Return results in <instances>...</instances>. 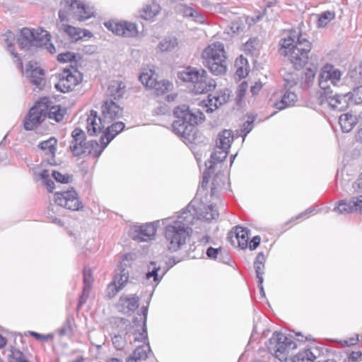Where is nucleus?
Returning a JSON list of instances; mask_svg holds the SVG:
<instances>
[{
    "label": "nucleus",
    "instance_id": "nucleus-9",
    "mask_svg": "<svg viewBox=\"0 0 362 362\" xmlns=\"http://www.w3.org/2000/svg\"><path fill=\"white\" fill-rule=\"evenodd\" d=\"M296 342L282 333L274 332L269 340L268 349L274 353L276 358L281 361H286L289 351L296 349Z\"/></svg>",
    "mask_w": 362,
    "mask_h": 362
},
{
    "label": "nucleus",
    "instance_id": "nucleus-60",
    "mask_svg": "<svg viewBox=\"0 0 362 362\" xmlns=\"http://www.w3.org/2000/svg\"><path fill=\"white\" fill-rule=\"evenodd\" d=\"M221 247L214 248L210 247L206 250V255L211 259H216L219 254V250H221Z\"/></svg>",
    "mask_w": 362,
    "mask_h": 362
},
{
    "label": "nucleus",
    "instance_id": "nucleus-44",
    "mask_svg": "<svg viewBox=\"0 0 362 362\" xmlns=\"http://www.w3.org/2000/svg\"><path fill=\"white\" fill-rule=\"evenodd\" d=\"M228 153V149H222L219 148L217 145H216V148L214 152L211 156V163H221L223 161Z\"/></svg>",
    "mask_w": 362,
    "mask_h": 362
},
{
    "label": "nucleus",
    "instance_id": "nucleus-19",
    "mask_svg": "<svg viewBox=\"0 0 362 362\" xmlns=\"http://www.w3.org/2000/svg\"><path fill=\"white\" fill-rule=\"evenodd\" d=\"M341 214H348L355 211L362 214V195L354 197L349 202L342 200L334 209Z\"/></svg>",
    "mask_w": 362,
    "mask_h": 362
},
{
    "label": "nucleus",
    "instance_id": "nucleus-35",
    "mask_svg": "<svg viewBox=\"0 0 362 362\" xmlns=\"http://www.w3.org/2000/svg\"><path fill=\"white\" fill-rule=\"evenodd\" d=\"M57 140L54 137H50L46 141H43L38 144V147L47 155L54 156L57 150Z\"/></svg>",
    "mask_w": 362,
    "mask_h": 362
},
{
    "label": "nucleus",
    "instance_id": "nucleus-39",
    "mask_svg": "<svg viewBox=\"0 0 362 362\" xmlns=\"http://www.w3.org/2000/svg\"><path fill=\"white\" fill-rule=\"evenodd\" d=\"M179 12L185 17H191L195 21L199 23L204 22L203 16L192 8L187 6L186 5H180L179 6Z\"/></svg>",
    "mask_w": 362,
    "mask_h": 362
},
{
    "label": "nucleus",
    "instance_id": "nucleus-11",
    "mask_svg": "<svg viewBox=\"0 0 362 362\" xmlns=\"http://www.w3.org/2000/svg\"><path fill=\"white\" fill-rule=\"evenodd\" d=\"M350 93L344 95L333 94V90L320 92L317 98L320 105H327L331 109L338 111L345 110L349 107Z\"/></svg>",
    "mask_w": 362,
    "mask_h": 362
},
{
    "label": "nucleus",
    "instance_id": "nucleus-1",
    "mask_svg": "<svg viewBox=\"0 0 362 362\" xmlns=\"http://www.w3.org/2000/svg\"><path fill=\"white\" fill-rule=\"evenodd\" d=\"M189 208L188 206L187 209ZM194 220V214L189 210H184L176 217H170L163 220L165 225L164 237L167 248L170 252H176L187 243L191 237Z\"/></svg>",
    "mask_w": 362,
    "mask_h": 362
},
{
    "label": "nucleus",
    "instance_id": "nucleus-59",
    "mask_svg": "<svg viewBox=\"0 0 362 362\" xmlns=\"http://www.w3.org/2000/svg\"><path fill=\"white\" fill-rule=\"evenodd\" d=\"M170 112L169 107L165 104H160L154 110V113L157 115H164L168 114Z\"/></svg>",
    "mask_w": 362,
    "mask_h": 362
},
{
    "label": "nucleus",
    "instance_id": "nucleus-8",
    "mask_svg": "<svg viewBox=\"0 0 362 362\" xmlns=\"http://www.w3.org/2000/svg\"><path fill=\"white\" fill-rule=\"evenodd\" d=\"M134 255L125 254L119 262L114 279L107 287V295L114 297L127 283Z\"/></svg>",
    "mask_w": 362,
    "mask_h": 362
},
{
    "label": "nucleus",
    "instance_id": "nucleus-23",
    "mask_svg": "<svg viewBox=\"0 0 362 362\" xmlns=\"http://www.w3.org/2000/svg\"><path fill=\"white\" fill-rule=\"evenodd\" d=\"M228 90L217 92L214 95H209L205 106L207 107L206 112H212L218 107L225 104L229 99Z\"/></svg>",
    "mask_w": 362,
    "mask_h": 362
},
{
    "label": "nucleus",
    "instance_id": "nucleus-43",
    "mask_svg": "<svg viewBox=\"0 0 362 362\" xmlns=\"http://www.w3.org/2000/svg\"><path fill=\"white\" fill-rule=\"evenodd\" d=\"M154 74L155 72L152 69L144 71L139 76V81L144 86L151 88L156 80L153 77Z\"/></svg>",
    "mask_w": 362,
    "mask_h": 362
},
{
    "label": "nucleus",
    "instance_id": "nucleus-53",
    "mask_svg": "<svg viewBox=\"0 0 362 362\" xmlns=\"http://www.w3.org/2000/svg\"><path fill=\"white\" fill-rule=\"evenodd\" d=\"M286 86L291 88L296 86L298 81V76L296 73H288L284 76Z\"/></svg>",
    "mask_w": 362,
    "mask_h": 362
},
{
    "label": "nucleus",
    "instance_id": "nucleus-24",
    "mask_svg": "<svg viewBox=\"0 0 362 362\" xmlns=\"http://www.w3.org/2000/svg\"><path fill=\"white\" fill-rule=\"evenodd\" d=\"M126 93L125 83L119 80L112 81L107 88V95L109 100H119L124 97Z\"/></svg>",
    "mask_w": 362,
    "mask_h": 362
},
{
    "label": "nucleus",
    "instance_id": "nucleus-21",
    "mask_svg": "<svg viewBox=\"0 0 362 362\" xmlns=\"http://www.w3.org/2000/svg\"><path fill=\"white\" fill-rule=\"evenodd\" d=\"M37 41L35 40L34 29L23 28L21 30L19 35L17 37V43L23 49L30 50L35 47Z\"/></svg>",
    "mask_w": 362,
    "mask_h": 362
},
{
    "label": "nucleus",
    "instance_id": "nucleus-33",
    "mask_svg": "<svg viewBox=\"0 0 362 362\" xmlns=\"http://www.w3.org/2000/svg\"><path fill=\"white\" fill-rule=\"evenodd\" d=\"M84 288L82 296L80 298L78 308L86 302L90 288V270L84 269L83 270Z\"/></svg>",
    "mask_w": 362,
    "mask_h": 362
},
{
    "label": "nucleus",
    "instance_id": "nucleus-47",
    "mask_svg": "<svg viewBox=\"0 0 362 362\" xmlns=\"http://www.w3.org/2000/svg\"><path fill=\"white\" fill-rule=\"evenodd\" d=\"M124 304L132 311L135 310L139 307V298L136 295H129L122 298Z\"/></svg>",
    "mask_w": 362,
    "mask_h": 362
},
{
    "label": "nucleus",
    "instance_id": "nucleus-45",
    "mask_svg": "<svg viewBox=\"0 0 362 362\" xmlns=\"http://www.w3.org/2000/svg\"><path fill=\"white\" fill-rule=\"evenodd\" d=\"M315 358L313 354L309 350L306 349L298 353L293 358V362H313Z\"/></svg>",
    "mask_w": 362,
    "mask_h": 362
},
{
    "label": "nucleus",
    "instance_id": "nucleus-64",
    "mask_svg": "<svg viewBox=\"0 0 362 362\" xmlns=\"http://www.w3.org/2000/svg\"><path fill=\"white\" fill-rule=\"evenodd\" d=\"M353 188L355 191L362 189V173L359 175L358 179L353 184Z\"/></svg>",
    "mask_w": 362,
    "mask_h": 362
},
{
    "label": "nucleus",
    "instance_id": "nucleus-20",
    "mask_svg": "<svg viewBox=\"0 0 362 362\" xmlns=\"http://www.w3.org/2000/svg\"><path fill=\"white\" fill-rule=\"evenodd\" d=\"M25 72L29 74L30 82L39 89L45 86V72L42 69L37 66V64L29 62L26 64Z\"/></svg>",
    "mask_w": 362,
    "mask_h": 362
},
{
    "label": "nucleus",
    "instance_id": "nucleus-4",
    "mask_svg": "<svg viewBox=\"0 0 362 362\" xmlns=\"http://www.w3.org/2000/svg\"><path fill=\"white\" fill-rule=\"evenodd\" d=\"M177 77L184 82L190 83L196 94L211 91L216 86V81L210 78L203 69L188 66L182 71H179Z\"/></svg>",
    "mask_w": 362,
    "mask_h": 362
},
{
    "label": "nucleus",
    "instance_id": "nucleus-56",
    "mask_svg": "<svg viewBox=\"0 0 362 362\" xmlns=\"http://www.w3.org/2000/svg\"><path fill=\"white\" fill-rule=\"evenodd\" d=\"M112 340L114 346L118 350L122 349L126 344V340L120 334L115 335Z\"/></svg>",
    "mask_w": 362,
    "mask_h": 362
},
{
    "label": "nucleus",
    "instance_id": "nucleus-58",
    "mask_svg": "<svg viewBox=\"0 0 362 362\" xmlns=\"http://www.w3.org/2000/svg\"><path fill=\"white\" fill-rule=\"evenodd\" d=\"M216 260L224 264H228L230 262V257L228 252L226 250L222 248L221 250H219V254L218 255Z\"/></svg>",
    "mask_w": 362,
    "mask_h": 362
},
{
    "label": "nucleus",
    "instance_id": "nucleus-26",
    "mask_svg": "<svg viewBox=\"0 0 362 362\" xmlns=\"http://www.w3.org/2000/svg\"><path fill=\"white\" fill-rule=\"evenodd\" d=\"M194 211L197 216V218L206 221H210L218 217L219 214L214 204L204 206L203 209L198 207L194 209Z\"/></svg>",
    "mask_w": 362,
    "mask_h": 362
},
{
    "label": "nucleus",
    "instance_id": "nucleus-34",
    "mask_svg": "<svg viewBox=\"0 0 362 362\" xmlns=\"http://www.w3.org/2000/svg\"><path fill=\"white\" fill-rule=\"evenodd\" d=\"M160 11V6L156 3L146 5L141 11V17L145 20H149L155 17Z\"/></svg>",
    "mask_w": 362,
    "mask_h": 362
},
{
    "label": "nucleus",
    "instance_id": "nucleus-37",
    "mask_svg": "<svg viewBox=\"0 0 362 362\" xmlns=\"http://www.w3.org/2000/svg\"><path fill=\"white\" fill-rule=\"evenodd\" d=\"M236 67L235 74L240 78H245L248 74L247 60L240 56L237 58L235 62Z\"/></svg>",
    "mask_w": 362,
    "mask_h": 362
},
{
    "label": "nucleus",
    "instance_id": "nucleus-15",
    "mask_svg": "<svg viewBox=\"0 0 362 362\" xmlns=\"http://www.w3.org/2000/svg\"><path fill=\"white\" fill-rule=\"evenodd\" d=\"M341 77V72L333 65L327 64L324 66L319 76V86L322 90L320 92L332 90L330 85L336 86Z\"/></svg>",
    "mask_w": 362,
    "mask_h": 362
},
{
    "label": "nucleus",
    "instance_id": "nucleus-12",
    "mask_svg": "<svg viewBox=\"0 0 362 362\" xmlns=\"http://www.w3.org/2000/svg\"><path fill=\"white\" fill-rule=\"evenodd\" d=\"M47 103L49 99L44 98L31 107L24 120V128L27 131L34 129L35 127L40 124L47 117Z\"/></svg>",
    "mask_w": 362,
    "mask_h": 362
},
{
    "label": "nucleus",
    "instance_id": "nucleus-5",
    "mask_svg": "<svg viewBox=\"0 0 362 362\" xmlns=\"http://www.w3.org/2000/svg\"><path fill=\"white\" fill-rule=\"evenodd\" d=\"M176 119L172 124L173 132L178 136L190 139L195 129L194 125L198 123V116L189 110L188 106L182 105L174 110Z\"/></svg>",
    "mask_w": 362,
    "mask_h": 362
},
{
    "label": "nucleus",
    "instance_id": "nucleus-10",
    "mask_svg": "<svg viewBox=\"0 0 362 362\" xmlns=\"http://www.w3.org/2000/svg\"><path fill=\"white\" fill-rule=\"evenodd\" d=\"M125 125L122 122H117L106 128L98 140H92V151L94 156L98 158L109 143L121 132Z\"/></svg>",
    "mask_w": 362,
    "mask_h": 362
},
{
    "label": "nucleus",
    "instance_id": "nucleus-3",
    "mask_svg": "<svg viewBox=\"0 0 362 362\" xmlns=\"http://www.w3.org/2000/svg\"><path fill=\"white\" fill-rule=\"evenodd\" d=\"M203 64L216 76L226 74L228 57L222 42H216L207 46L202 52Z\"/></svg>",
    "mask_w": 362,
    "mask_h": 362
},
{
    "label": "nucleus",
    "instance_id": "nucleus-55",
    "mask_svg": "<svg viewBox=\"0 0 362 362\" xmlns=\"http://www.w3.org/2000/svg\"><path fill=\"white\" fill-rule=\"evenodd\" d=\"M73 332V327L70 320H67L59 330L60 336H71Z\"/></svg>",
    "mask_w": 362,
    "mask_h": 362
},
{
    "label": "nucleus",
    "instance_id": "nucleus-41",
    "mask_svg": "<svg viewBox=\"0 0 362 362\" xmlns=\"http://www.w3.org/2000/svg\"><path fill=\"white\" fill-rule=\"evenodd\" d=\"M177 39L175 37H169L161 40L158 47L162 52H170L177 47Z\"/></svg>",
    "mask_w": 362,
    "mask_h": 362
},
{
    "label": "nucleus",
    "instance_id": "nucleus-7",
    "mask_svg": "<svg viewBox=\"0 0 362 362\" xmlns=\"http://www.w3.org/2000/svg\"><path fill=\"white\" fill-rule=\"evenodd\" d=\"M63 8L59 11L61 23L69 21L71 18L84 21L90 18L89 8L83 0H63Z\"/></svg>",
    "mask_w": 362,
    "mask_h": 362
},
{
    "label": "nucleus",
    "instance_id": "nucleus-13",
    "mask_svg": "<svg viewBox=\"0 0 362 362\" xmlns=\"http://www.w3.org/2000/svg\"><path fill=\"white\" fill-rule=\"evenodd\" d=\"M71 69L64 68L58 74L59 81L55 84V88L62 92L66 93L72 90L81 81V76L76 68L70 66Z\"/></svg>",
    "mask_w": 362,
    "mask_h": 362
},
{
    "label": "nucleus",
    "instance_id": "nucleus-32",
    "mask_svg": "<svg viewBox=\"0 0 362 362\" xmlns=\"http://www.w3.org/2000/svg\"><path fill=\"white\" fill-rule=\"evenodd\" d=\"M266 257L263 252H259L254 262V267L255 269L256 276L258 279V282L263 284V274L264 273V263Z\"/></svg>",
    "mask_w": 362,
    "mask_h": 362
},
{
    "label": "nucleus",
    "instance_id": "nucleus-31",
    "mask_svg": "<svg viewBox=\"0 0 362 362\" xmlns=\"http://www.w3.org/2000/svg\"><path fill=\"white\" fill-rule=\"evenodd\" d=\"M4 40L5 41V43L6 44L7 49L8 51L12 54L15 60L14 62L18 63V67L20 69L23 70V62L20 57H18V54L14 52L13 48V40H14V35L11 32H8L4 35Z\"/></svg>",
    "mask_w": 362,
    "mask_h": 362
},
{
    "label": "nucleus",
    "instance_id": "nucleus-51",
    "mask_svg": "<svg viewBox=\"0 0 362 362\" xmlns=\"http://www.w3.org/2000/svg\"><path fill=\"white\" fill-rule=\"evenodd\" d=\"M149 271L146 274V277L147 279H150L151 277L153 278V281H158V271L160 270V266H156V262H151L150 266L148 267Z\"/></svg>",
    "mask_w": 362,
    "mask_h": 362
},
{
    "label": "nucleus",
    "instance_id": "nucleus-63",
    "mask_svg": "<svg viewBox=\"0 0 362 362\" xmlns=\"http://www.w3.org/2000/svg\"><path fill=\"white\" fill-rule=\"evenodd\" d=\"M262 88V83L261 82H255V85L251 86L250 91L253 95L257 94Z\"/></svg>",
    "mask_w": 362,
    "mask_h": 362
},
{
    "label": "nucleus",
    "instance_id": "nucleus-27",
    "mask_svg": "<svg viewBox=\"0 0 362 362\" xmlns=\"http://www.w3.org/2000/svg\"><path fill=\"white\" fill-rule=\"evenodd\" d=\"M358 123L356 115L347 112L339 117V124L343 132H350Z\"/></svg>",
    "mask_w": 362,
    "mask_h": 362
},
{
    "label": "nucleus",
    "instance_id": "nucleus-57",
    "mask_svg": "<svg viewBox=\"0 0 362 362\" xmlns=\"http://www.w3.org/2000/svg\"><path fill=\"white\" fill-rule=\"evenodd\" d=\"M351 77L357 83H362V66H359L350 73Z\"/></svg>",
    "mask_w": 362,
    "mask_h": 362
},
{
    "label": "nucleus",
    "instance_id": "nucleus-30",
    "mask_svg": "<svg viewBox=\"0 0 362 362\" xmlns=\"http://www.w3.org/2000/svg\"><path fill=\"white\" fill-rule=\"evenodd\" d=\"M233 140V135L232 131L225 129L218 134L216 145L219 148L229 150Z\"/></svg>",
    "mask_w": 362,
    "mask_h": 362
},
{
    "label": "nucleus",
    "instance_id": "nucleus-16",
    "mask_svg": "<svg viewBox=\"0 0 362 362\" xmlns=\"http://www.w3.org/2000/svg\"><path fill=\"white\" fill-rule=\"evenodd\" d=\"M55 196L57 204L67 209L76 211L82 207L81 203L78 198V194L73 188L66 192H57Z\"/></svg>",
    "mask_w": 362,
    "mask_h": 362
},
{
    "label": "nucleus",
    "instance_id": "nucleus-18",
    "mask_svg": "<svg viewBox=\"0 0 362 362\" xmlns=\"http://www.w3.org/2000/svg\"><path fill=\"white\" fill-rule=\"evenodd\" d=\"M156 234L155 223H150L140 226H135L132 238L134 240L145 242L154 239Z\"/></svg>",
    "mask_w": 362,
    "mask_h": 362
},
{
    "label": "nucleus",
    "instance_id": "nucleus-38",
    "mask_svg": "<svg viewBox=\"0 0 362 362\" xmlns=\"http://www.w3.org/2000/svg\"><path fill=\"white\" fill-rule=\"evenodd\" d=\"M297 99L295 93L287 90L282 97L280 102L276 104V107L279 110H283L288 106L292 105Z\"/></svg>",
    "mask_w": 362,
    "mask_h": 362
},
{
    "label": "nucleus",
    "instance_id": "nucleus-25",
    "mask_svg": "<svg viewBox=\"0 0 362 362\" xmlns=\"http://www.w3.org/2000/svg\"><path fill=\"white\" fill-rule=\"evenodd\" d=\"M59 28L67 34L73 40L78 41L89 34V31L62 23L58 24Z\"/></svg>",
    "mask_w": 362,
    "mask_h": 362
},
{
    "label": "nucleus",
    "instance_id": "nucleus-61",
    "mask_svg": "<svg viewBox=\"0 0 362 362\" xmlns=\"http://www.w3.org/2000/svg\"><path fill=\"white\" fill-rule=\"evenodd\" d=\"M260 241V237L259 235H256L250 240L247 246H249V248L251 250H254L259 246Z\"/></svg>",
    "mask_w": 362,
    "mask_h": 362
},
{
    "label": "nucleus",
    "instance_id": "nucleus-6",
    "mask_svg": "<svg viewBox=\"0 0 362 362\" xmlns=\"http://www.w3.org/2000/svg\"><path fill=\"white\" fill-rule=\"evenodd\" d=\"M103 118L98 117L97 112L92 110V131L100 132L106 124L119 118L123 113V108L112 100H107L102 106Z\"/></svg>",
    "mask_w": 362,
    "mask_h": 362
},
{
    "label": "nucleus",
    "instance_id": "nucleus-2",
    "mask_svg": "<svg viewBox=\"0 0 362 362\" xmlns=\"http://www.w3.org/2000/svg\"><path fill=\"white\" fill-rule=\"evenodd\" d=\"M311 42L300 33L292 31L281 40L280 52L286 56L296 69H302L308 61Z\"/></svg>",
    "mask_w": 362,
    "mask_h": 362
},
{
    "label": "nucleus",
    "instance_id": "nucleus-22",
    "mask_svg": "<svg viewBox=\"0 0 362 362\" xmlns=\"http://www.w3.org/2000/svg\"><path fill=\"white\" fill-rule=\"evenodd\" d=\"M248 230L240 226H236L235 232L230 231L228 234V240L233 245H235V240L238 242V245L242 249L247 248L248 245Z\"/></svg>",
    "mask_w": 362,
    "mask_h": 362
},
{
    "label": "nucleus",
    "instance_id": "nucleus-28",
    "mask_svg": "<svg viewBox=\"0 0 362 362\" xmlns=\"http://www.w3.org/2000/svg\"><path fill=\"white\" fill-rule=\"evenodd\" d=\"M150 351L151 349L148 344L139 346L127 358V362H143L146 360Z\"/></svg>",
    "mask_w": 362,
    "mask_h": 362
},
{
    "label": "nucleus",
    "instance_id": "nucleus-36",
    "mask_svg": "<svg viewBox=\"0 0 362 362\" xmlns=\"http://www.w3.org/2000/svg\"><path fill=\"white\" fill-rule=\"evenodd\" d=\"M60 62H74L76 66H82V57L79 54H75L70 52L60 53L57 56Z\"/></svg>",
    "mask_w": 362,
    "mask_h": 362
},
{
    "label": "nucleus",
    "instance_id": "nucleus-29",
    "mask_svg": "<svg viewBox=\"0 0 362 362\" xmlns=\"http://www.w3.org/2000/svg\"><path fill=\"white\" fill-rule=\"evenodd\" d=\"M66 113V109L65 107H62L60 105L51 106V101L49 100V103H47V112H46V115L49 119L59 122L62 121Z\"/></svg>",
    "mask_w": 362,
    "mask_h": 362
},
{
    "label": "nucleus",
    "instance_id": "nucleus-46",
    "mask_svg": "<svg viewBox=\"0 0 362 362\" xmlns=\"http://www.w3.org/2000/svg\"><path fill=\"white\" fill-rule=\"evenodd\" d=\"M316 70V66L306 69L305 72L304 73V78H303V81L301 83V87L303 88H307L310 87L315 78Z\"/></svg>",
    "mask_w": 362,
    "mask_h": 362
},
{
    "label": "nucleus",
    "instance_id": "nucleus-62",
    "mask_svg": "<svg viewBox=\"0 0 362 362\" xmlns=\"http://www.w3.org/2000/svg\"><path fill=\"white\" fill-rule=\"evenodd\" d=\"M276 5L275 0H268L266 1V7L264 9L263 15L267 16V19L269 18V11L272 8V7Z\"/></svg>",
    "mask_w": 362,
    "mask_h": 362
},
{
    "label": "nucleus",
    "instance_id": "nucleus-17",
    "mask_svg": "<svg viewBox=\"0 0 362 362\" xmlns=\"http://www.w3.org/2000/svg\"><path fill=\"white\" fill-rule=\"evenodd\" d=\"M105 25L117 35L130 37L137 34L136 25L132 23L109 21L105 23Z\"/></svg>",
    "mask_w": 362,
    "mask_h": 362
},
{
    "label": "nucleus",
    "instance_id": "nucleus-48",
    "mask_svg": "<svg viewBox=\"0 0 362 362\" xmlns=\"http://www.w3.org/2000/svg\"><path fill=\"white\" fill-rule=\"evenodd\" d=\"M148 308L147 306L142 307L143 317H140L142 320V332L139 334V337H135V340L142 341L147 338V330H146V317H147Z\"/></svg>",
    "mask_w": 362,
    "mask_h": 362
},
{
    "label": "nucleus",
    "instance_id": "nucleus-52",
    "mask_svg": "<svg viewBox=\"0 0 362 362\" xmlns=\"http://www.w3.org/2000/svg\"><path fill=\"white\" fill-rule=\"evenodd\" d=\"M52 176L54 180L60 183L68 184L72 182L73 177L68 174H62L58 171L53 170Z\"/></svg>",
    "mask_w": 362,
    "mask_h": 362
},
{
    "label": "nucleus",
    "instance_id": "nucleus-42",
    "mask_svg": "<svg viewBox=\"0 0 362 362\" xmlns=\"http://www.w3.org/2000/svg\"><path fill=\"white\" fill-rule=\"evenodd\" d=\"M34 37L35 40L37 41V45H35V47H42L45 42L50 41V35H49L47 31L42 28L34 30Z\"/></svg>",
    "mask_w": 362,
    "mask_h": 362
},
{
    "label": "nucleus",
    "instance_id": "nucleus-40",
    "mask_svg": "<svg viewBox=\"0 0 362 362\" xmlns=\"http://www.w3.org/2000/svg\"><path fill=\"white\" fill-rule=\"evenodd\" d=\"M171 87L172 83H170L168 81H157L156 79L155 83H153L151 89H153L157 95H163L169 91L171 89Z\"/></svg>",
    "mask_w": 362,
    "mask_h": 362
},
{
    "label": "nucleus",
    "instance_id": "nucleus-14",
    "mask_svg": "<svg viewBox=\"0 0 362 362\" xmlns=\"http://www.w3.org/2000/svg\"><path fill=\"white\" fill-rule=\"evenodd\" d=\"M69 148L74 156L86 157L90 154V141L86 140V133L76 128L71 133Z\"/></svg>",
    "mask_w": 362,
    "mask_h": 362
},
{
    "label": "nucleus",
    "instance_id": "nucleus-49",
    "mask_svg": "<svg viewBox=\"0 0 362 362\" xmlns=\"http://www.w3.org/2000/svg\"><path fill=\"white\" fill-rule=\"evenodd\" d=\"M28 360L23 352L16 349L11 350L8 362H24Z\"/></svg>",
    "mask_w": 362,
    "mask_h": 362
},
{
    "label": "nucleus",
    "instance_id": "nucleus-54",
    "mask_svg": "<svg viewBox=\"0 0 362 362\" xmlns=\"http://www.w3.org/2000/svg\"><path fill=\"white\" fill-rule=\"evenodd\" d=\"M350 98L356 104L362 103V86L354 88L353 92L350 93Z\"/></svg>",
    "mask_w": 362,
    "mask_h": 362
},
{
    "label": "nucleus",
    "instance_id": "nucleus-50",
    "mask_svg": "<svg viewBox=\"0 0 362 362\" xmlns=\"http://www.w3.org/2000/svg\"><path fill=\"white\" fill-rule=\"evenodd\" d=\"M334 18V13L331 11H325L320 14L317 19V25L320 27L326 26L328 23Z\"/></svg>",
    "mask_w": 362,
    "mask_h": 362
}]
</instances>
